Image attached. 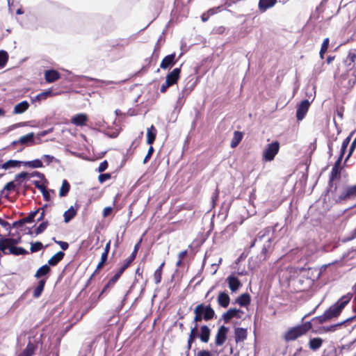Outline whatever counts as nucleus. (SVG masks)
<instances>
[{"mask_svg": "<svg viewBox=\"0 0 356 356\" xmlns=\"http://www.w3.org/2000/svg\"><path fill=\"white\" fill-rule=\"evenodd\" d=\"M154 149L153 148V147L151 145L148 149V152H147V155L145 156L144 160H143V163H147V161L149 160V159L151 158L153 152H154Z\"/></svg>", "mask_w": 356, "mask_h": 356, "instance_id": "55", "label": "nucleus"}, {"mask_svg": "<svg viewBox=\"0 0 356 356\" xmlns=\"http://www.w3.org/2000/svg\"><path fill=\"white\" fill-rule=\"evenodd\" d=\"M29 175L31 177H38L39 179H40L41 180L46 181L44 175L38 171H34V172H31V174H29Z\"/></svg>", "mask_w": 356, "mask_h": 356, "instance_id": "54", "label": "nucleus"}, {"mask_svg": "<svg viewBox=\"0 0 356 356\" xmlns=\"http://www.w3.org/2000/svg\"><path fill=\"white\" fill-rule=\"evenodd\" d=\"M180 67H176L172 72L168 73L166 76L165 79V82H167V84H169L170 86H172L174 84L177 83L180 77Z\"/></svg>", "mask_w": 356, "mask_h": 356, "instance_id": "11", "label": "nucleus"}, {"mask_svg": "<svg viewBox=\"0 0 356 356\" xmlns=\"http://www.w3.org/2000/svg\"><path fill=\"white\" fill-rule=\"evenodd\" d=\"M42 248H43V245L40 241H36L35 243H31L30 250H31V252H38L39 250H40Z\"/></svg>", "mask_w": 356, "mask_h": 356, "instance_id": "46", "label": "nucleus"}, {"mask_svg": "<svg viewBox=\"0 0 356 356\" xmlns=\"http://www.w3.org/2000/svg\"><path fill=\"white\" fill-rule=\"evenodd\" d=\"M8 60V54L4 50H0V69L3 68Z\"/></svg>", "mask_w": 356, "mask_h": 356, "instance_id": "42", "label": "nucleus"}, {"mask_svg": "<svg viewBox=\"0 0 356 356\" xmlns=\"http://www.w3.org/2000/svg\"><path fill=\"white\" fill-rule=\"evenodd\" d=\"M107 168H108V162H107V161L105 160V161H102V163H100L97 170L99 172H102L105 171Z\"/></svg>", "mask_w": 356, "mask_h": 356, "instance_id": "57", "label": "nucleus"}, {"mask_svg": "<svg viewBox=\"0 0 356 356\" xmlns=\"http://www.w3.org/2000/svg\"><path fill=\"white\" fill-rule=\"evenodd\" d=\"M218 196H219V191H218V188H216L211 196V202L213 203V205H214L216 204V202H217V200L218 199Z\"/></svg>", "mask_w": 356, "mask_h": 356, "instance_id": "59", "label": "nucleus"}, {"mask_svg": "<svg viewBox=\"0 0 356 356\" xmlns=\"http://www.w3.org/2000/svg\"><path fill=\"white\" fill-rule=\"evenodd\" d=\"M40 211V209H37L35 211H31L28 216L26 218H22L23 221L25 223H30L32 222L34 220L35 217L36 216L37 213Z\"/></svg>", "mask_w": 356, "mask_h": 356, "instance_id": "44", "label": "nucleus"}, {"mask_svg": "<svg viewBox=\"0 0 356 356\" xmlns=\"http://www.w3.org/2000/svg\"><path fill=\"white\" fill-rule=\"evenodd\" d=\"M47 278H43L38 281V284L35 286V288L34 289L33 293V296L35 298H38L41 296V294L44 290V286H45V284L47 282Z\"/></svg>", "mask_w": 356, "mask_h": 356, "instance_id": "22", "label": "nucleus"}, {"mask_svg": "<svg viewBox=\"0 0 356 356\" xmlns=\"http://www.w3.org/2000/svg\"><path fill=\"white\" fill-rule=\"evenodd\" d=\"M164 265H165V263L163 262L154 272V278L155 283L156 284H159L161 281L162 270H163V268Z\"/></svg>", "mask_w": 356, "mask_h": 356, "instance_id": "39", "label": "nucleus"}, {"mask_svg": "<svg viewBox=\"0 0 356 356\" xmlns=\"http://www.w3.org/2000/svg\"><path fill=\"white\" fill-rule=\"evenodd\" d=\"M351 297L348 294L342 296L337 302L327 309L322 315L314 317L312 321L321 324L332 318H337L350 302Z\"/></svg>", "mask_w": 356, "mask_h": 356, "instance_id": "2", "label": "nucleus"}, {"mask_svg": "<svg viewBox=\"0 0 356 356\" xmlns=\"http://www.w3.org/2000/svg\"><path fill=\"white\" fill-rule=\"evenodd\" d=\"M29 107V104L27 101H22L20 103L16 104L14 107L13 113V114H22L24 113Z\"/></svg>", "mask_w": 356, "mask_h": 356, "instance_id": "23", "label": "nucleus"}, {"mask_svg": "<svg viewBox=\"0 0 356 356\" xmlns=\"http://www.w3.org/2000/svg\"><path fill=\"white\" fill-rule=\"evenodd\" d=\"M52 131H53V128H51V129H49L47 130H44V131H40V132H39L37 134V137H38V139H40L41 137H44L46 135H47L48 134L51 133Z\"/></svg>", "mask_w": 356, "mask_h": 356, "instance_id": "61", "label": "nucleus"}, {"mask_svg": "<svg viewBox=\"0 0 356 356\" xmlns=\"http://www.w3.org/2000/svg\"><path fill=\"white\" fill-rule=\"evenodd\" d=\"M15 183L13 181H10L5 185V186L3 189V191L5 190L8 191H11L15 190Z\"/></svg>", "mask_w": 356, "mask_h": 356, "instance_id": "56", "label": "nucleus"}, {"mask_svg": "<svg viewBox=\"0 0 356 356\" xmlns=\"http://www.w3.org/2000/svg\"><path fill=\"white\" fill-rule=\"evenodd\" d=\"M341 175V169L332 167L328 182L327 193L335 195L337 193V185L335 182L337 179H339Z\"/></svg>", "mask_w": 356, "mask_h": 356, "instance_id": "6", "label": "nucleus"}, {"mask_svg": "<svg viewBox=\"0 0 356 356\" xmlns=\"http://www.w3.org/2000/svg\"><path fill=\"white\" fill-rule=\"evenodd\" d=\"M343 112H344V108L343 106L340 107V108H337V110H336V115L340 119V120H342L343 119Z\"/></svg>", "mask_w": 356, "mask_h": 356, "instance_id": "60", "label": "nucleus"}, {"mask_svg": "<svg viewBox=\"0 0 356 356\" xmlns=\"http://www.w3.org/2000/svg\"><path fill=\"white\" fill-rule=\"evenodd\" d=\"M226 281L227 282L229 289L232 292H236L241 286L240 280L234 275H229L227 277Z\"/></svg>", "mask_w": 356, "mask_h": 356, "instance_id": "12", "label": "nucleus"}, {"mask_svg": "<svg viewBox=\"0 0 356 356\" xmlns=\"http://www.w3.org/2000/svg\"><path fill=\"white\" fill-rule=\"evenodd\" d=\"M29 176V173L26 172H22L15 175V181L19 179H24Z\"/></svg>", "mask_w": 356, "mask_h": 356, "instance_id": "64", "label": "nucleus"}, {"mask_svg": "<svg viewBox=\"0 0 356 356\" xmlns=\"http://www.w3.org/2000/svg\"><path fill=\"white\" fill-rule=\"evenodd\" d=\"M20 241V238H0V251L4 254H8V248L11 246H15Z\"/></svg>", "mask_w": 356, "mask_h": 356, "instance_id": "7", "label": "nucleus"}, {"mask_svg": "<svg viewBox=\"0 0 356 356\" xmlns=\"http://www.w3.org/2000/svg\"><path fill=\"white\" fill-rule=\"evenodd\" d=\"M356 147V137L354 138L353 141L352 142V144L350 147L348 154L345 159V162L348 161V159L350 158L353 152H354L355 149Z\"/></svg>", "mask_w": 356, "mask_h": 356, "instance_id": "50", "label": "nucleus"}, {"mask_svg": "<svg viewBox=\"0 0 356 356\" xmlns=\"http://www.w3.org/2000/svg\"><path fill=\"white\" fill-rule=\"evenodd\" d=\"M198 307L200 308V310H201V312L202 314V318H204V320L206 321H210L215 316V311L214 309L211 307L210 304L208 305H205L204 304H200L197 305Z\"/></svg>", "mask_w": 356, "mask_h": 356, "instance_id": "9", "label": "nucleus"}, {"mask_svg": "<svg viewBox=\"0 0 356 356\" xmlns=\"http://www.w3.org/2000/svg\"><path fill=\"white\" fill-rule=\"evenodd\" d=\"M111 177L110 173H104L99 175L98 179L100 183H104Z\"/></svg>", "mask_w": 356, "mask_h": 356, "instance_id": "53", "label": "nucleus"}, {"mask_svg": "<svg viewBox=\"0 0 356 356\" xmlns=\"http://www.w3.org/2000/svg\"><path fill=\"white\" fill-rule=\"evenodd\" d=\"M47 225L48 221H44L42 223H40L35 230V236L42 233L47 227Z\"/></svg>", "mask_w": 356, "mask_h": 356, "instance_id": "47", "label": "nucleus"}, {"mask_svg": "<svg viewBox=\"0 0 356 356\" xmlns=\"http://www.w3.org/2000/svg\"><path fill=\"white\" fill-rule=\"evenodd\" d=\"M312 328L311 322H306L300 325L289 329L284 334L286 341H294L298 337L304 335Z\"/></svg>", "mask_w": 356, "mask_h": 356, "instance_id": "3", "label": "nucleus"}, {"mask_svg": "<svg viewBox=\"0 0 356 356\" xmlns=\"http://www.w3.org/2000/svg\"><path fill=\"white\" fill-rule=\"evenodd\" d=\"M21 164H22V161L11 159L0 165V168L4 170H8L10 168L19 167Z\"/></svg>", "mask_w": 356, "mask_h": 356, "instance_id": "32", "label": "nucleus"}, {"mask_svg": "<svg viewBox=\"0 0 356 356\" xmlns=\"http://www.w3.org/2000/svg\"><path fill=\"white\" fill-rule=\"evenodd\" d=\"M50 266L47 264H44L38 269L34 277L37 279H40L48 275L50 273Z\"/></svg>", "mask_w": 356, "mask_h": 356, "instance_id": "29", "label": "nucleus"}, {"mask_svg": "<svg viewBox=\"0 0 356 356\" xmlns=\"http://www.w3.org/2000/svg\"><path fill=\"white\" fill-rule=\"evenodd\" d=\"M175 54H171L166 56L161 61L160 67L163 70H166L172 67L175 63Z\"/></svg>", "mask_w": 356, "mask_h": 356, "instance_id": "14", "label": "nucleus"}, {"mask_svg": "<svg viewBox=\"0 0 356 356\" xmlns=\"http://www.w3.org/2000/svg\"><path fill=\"white\" fill-rule=\"evenodd\" d=\"M7 252H8V254H12L16 256L25 255L29 254V252L22 247L17 246H11L8 248Z\"/></svg>", "mask_w": 356, "mask_h": 356, "instance_id": "28", "label": "nucleus"}, {"mask_svg": "<svg viewBox=\"0 0 356 356\" xmlns=\"http://www.w3.org/2000/svg\"><path fill=\"white\" fill-rule=\"evenodd\" d=\"M70 189V185L66 179H64L62 183V186L60 188L59 195L60 197H65L69 193Z\"/></svg>", "mask_w": 356, "mask_h": 356, "instance_id": "37", "label": "nucleus"}, {"mask_svg": "<svg viewBox=\"0 0 356 356\" xmlns=\"http://www.w3.org/2000/svg\"><path fill=\"white\" fill-rule=\"evenodd\" d=\"M24 166H28L31 168H39L43 167L42 162L40 159H35L29 161H22Z\"/></svg>", "mask_w": 356, "mask_h": 356, "instance_id": "35", "label": "nucleus"}, {"mask_svg": "<svg viewBox=\"0 0 356 356\" xmlns=\"http://www.w3.org/2000/svg\"><path fill=\"white\" fill-rule=\"evenodd\" d=\"M141 241H142V238H140V241L134 245V251L131 254V255H134L135 258H136L137 252L140 248Z\"/></svg>", "mask_w": 356, "mask_h": 356, "instance_id": "63", "label": "nucleus"}, {"mask_svg": "<svg viewBox=\"0 0 356 356\" xmlns=\"http://www.w3.org/2000/svg\"><path fill=\"white\" fill-rule=\"evenodd\" d=\"M199 308L200 307L197 305L194 309L195 317L193 321L194 324H197L198 322H200L202 320H204V318H202V314L201 312V310H200Z\"/></svg>", "mask_w": 356, "mask_h": 356, "instance_id": "40", "label": "nucleus"}, {"mask_svg": "<svg viewBox=\"0 0 356 356\" xmlns=\"http://www.w3.org/2000/svg\"><path fill=\"white\" fill-rule=\"evenodd\" d=\"M276 3L277 0H259V9L261 13H264L268 8L273 7Z\"/></svg>", "mask_w": 356, "mask_h": 356, "instance_id": "21", "label": "nucleus"}, {"mask_svg": "<svg viewBox=\"0 0 356 356\" xmlns=\"http://www.w3.org/2000/svg\"><path fill=\"white\" fill-rule=\"evenodd\" d=\"M185 81V86L184 88L181 90V91L183 92V93H185L188 95L195 87L196 81L194 80V78L192 76H190L186 79Z\"/></svg>", "mask_w": 356, "mask_h": 356, "instance_id": "18", "label": "nucleus"}, {"mask_svg": "<svg viewBox=\"0 0 356 356\" xmlns=\"http://www.w3.org/2000/svg\"><path fill=\"white\" fill-rule=\"evenodd\" d=\"M65 253L63 252H58L49 259L47 265H49V266H56L63 259Z\"/></svg>", "mask_w": 356, "mask_h": 356, "instance_id": "26", "label": "nucleus"}, {"mask_svg": "<svg viewBox=\"0 0 356 356\" xmlns=\"http://www.w3.org/2000/svg\"><path fill=\"white\" fill-rule=\"evenodd\" d=\"M235 341L236 343L243 341L247 338V330L245 328L237 327L235 329Z\"/></svg>", "mask_w": 356, "mask_h": 356, "instance_id": "27", "label": "nucleus"}, {"mask_svg": "<svg viewBox=\"0 0 356 356\" xmlns=\"http://www.w3.org/2000/svg\"><path fill=\"white\" fill-rule=\"evenodd\" d=\"M250 296L245 293L239 296L235 300V302L238 304L241 307H245L250 303Z\"/></svg>", "mask_w": 356, "mask_h": 356, "instance_id": "25", "label": "nucleus"}, {"mask_svg": "<svg viewBox=\"0 0 356 356\" xmlns=\"http://www.w3.org/2000/svg\"><path fill=\"white\" fill-rule=\"evenodd\" d=\"M228 332V327H225V325H221L217 332L216 339H215V343L218 346H220L223 345V343L225 342L227 339V333Z\"/></svg>", "mask_w": 356, "mask_h": 356, "instance_id": "10", "label": "nucleus"}, {"mask_svg": "<svg viewBox=\"0 0 356 356\" xmlns=\"http://www.w3.org/2000/svg\"><path fill=\"white\" fill-rule=\"evenodd\" d=\"M238 313L243 314V312L239 309L230 308L222 314V318L225 323H228L234 317L240 318L241 316L238 315Z\"/></svg>", "mask_w": 356, "mask_h": 356, "instance_id": "13", "label": "nucleus"}, {"mask_svg": "<svg viewBox=\"0 0 356 356\" xmlns=\"http://www.w3.org/2000/svg\"><path fill=\"white\" fill-rule=\"evenodd\" d=\"M335 197L336 203H343L356 197V184L353 186H346L337 195H332Z\"/></svg>", "mask_w": 356, "mask_h": 356, "instance_id": "4", "label": "nucleus"}, {"mask_svg": "<svg viewBox=\"0 0 356 356\" xmlns=\"http://www.w3.org/2000/svg\"><path fill=\"white\" fill-rule=\"evenodd\" d=\"M42 159L46 163L47 165H49L54 161L56 162L58 161V160L56 159L54 156L49 154H44L42 156Z\"/></svg>", "mask_w": 356, "mask_h": 356, "instance_id": "49", "label": "nucleus"}, {"mask_svg": "<svg viewBox=\"0 0 356 356\" xmlns=\"http://www.w3.org/2000/svg\"><path fill=\"white\" fill-rule=\"evenodd\" d=\"M323 343V339L319 337L311 339L309 342V346L312 350H318Z\"/></svg>", "mask_w": 356, "mask_h": 356, "instance_id": "33", "label": "nucleus"}, {"mask_svg": "<svg viewBox=\"0 0 356 356\" xmlns=\"http://www.w3.org/2000/svg\"><path fill=\"white\" fill-rule=\"evenodd\" d=\"M280 149V143L274 141L268 144L263 152V160L265 161H271L274 159Z\"/></svg>", "mask_w": 356, "mask_h": 356, "instance_id": "5", "label": "nucleus"}, {"mask_svg": "<svg viewBox=\"0 0 356 356\" xmlns=\"http://www.w3.org/2000/svg\"><path fill=\"white\" fill-rule=\"evenodd\" d=\"M76 210L71 206L63 214L65 222H69L76 216Z\"/></svg>", "mask_w": 356, "mask_h": 356, "instance_id": "34", "label": "nucleus"}, {"mask_svg": "<svg viewBox=\"0 0 356 356\" xmlns=\"http://www.w3.org/2000/svg\"><path fill=\"white\" fill-rule=\"evenodd\" d=\"M329 38H326L324 39L322 44H321V50H320V52H319V55H320V57L321 59H323L324 58V54L327 51V48H328V46H329Z\"/></svg>", "mask_w": 356, "mask_h": 356, "instance_id": "41", "label": "nucleus"}, {"mask_svg": "<svg viewBox=\"0 0 356 356\" xmlns=\"http://www.w3.org/2000/svg\"><path fill=\"white\" fill-rule=\"evenodd\" d=\"M60 77L59 72L55 70H48L44 72V78L48 83H53L59 79Z\"/></svg>", "mask_w": 356, "mask_h": 356, "instance_id": "16", "label": "nucleus"}, {"mask_svg": "<svg viewBox=\"0 0 356 356\" xmlns=\"http://www.w3.org/2000/svg\"><path fill=\"white\" fill-rule=\"evenodd\" d=\"M282 229V227H279V224L276 223L274 226L266 227L257 234L250 248H252L256 245L261 248V252L257 256L260 261L265 260L269 253L273 251V244L282 237L280 234Z\"/></svg>", "mask_w": 356, "mask_h": 356, "instance_id": "1", "label": "nucleus"}, {"mask_svg": "<svg viewBox=\"0 0 356 356\" xmlns=\"http://www.w3.org/2000/svg\"><path fill=\"white\" fill-rule=\"evenodd\" d=\"M243 134L242 132L238 131H235L234 132L233 138L231 140L230 147L232 148H235L238 146L243 138Z\"/></svg>", "mask_w": 356, "mask_h": 356, "instance_id": "31", "label": "nucleus"}, {"mask_svg": "<svg viewBox=\"0 0 356 356\" xmlns=\"http://www.w3.org/2000/svg\"><path fill=\"white\" fill-rule=\"evenodd\" d=\"M187 96H188V95L183 93V92L181 91V92L179 95L177 103H176V106H175L176 108L180 109L182 107V106L184 105V104L185 102V98Z\"/></svg>", "mask_w": 356, "mask_h": 356, "instance_id": "43", "label": "nucleus"}, {"mask_svg": "<svg viewBox=\"0 0 356 356\" xmlns=\"http://www.w3.org/2000/svg\"><path fill=\"white\" fill-rule=\"evenodd\" d=\"M211 330L207 325H202L200 327V333L198 334V337L203 343H207L209 340Z\"/></svg>", "mask_w": 356, "mask_h": 356, "instance_id": "20", "label": "nucleus"}, {"mask_svg": "<svg viewBox=\"0 0 356 356\" xmlns=\"http://www.w3.org/2000/svg\"><path fill=\"white\" fill-rule=\"evenodd\" d=\"M323 70V63L321 62L316 65H315L313 70V74L314 76H317L321 74Z\"/></svg>", "mask_w": 356, "mask_h": 356, "instance_id": "48", "label": "nucleus"}, {"mask_svg": "<svg viewBox=\"0 0 356 356\" xmlns=\"http://www.w3.org/2000/svg\"><path fill=\"white\" fill-rule=\"evenodd\" d=\"M33 184L42 193L46 188V186L41 184L39 181H33Z\"/></svg>", "mask_w": 356, "mask_h": 356, "instance_id": "62", "label": "nucleus"}, {"mask_svg": "<svg viewBox=\"0 0 356 356\" xmlns=\"http://www.w3.org/2000/svg\"><path fill=\"white\" fill-rule=\"evenodd\" d=\"M35 351V346L33 343L29 342L26 348L19 356H32Z\"/></svg>", "mask_w": 356, "mask_h": 356, "instance_id": "38", "label": "nucleus"}, {"mask_svg": "<svg viewBox=\"0 0 356 356\" xmlns=\"http://www.w3.org/2000/svg\"><path fill=\"white\" fill-rule=\"evenodd\" d=\"M355 59H356V51L355 50L349 51L346 58L344 60V64L347 67V71L351 70L353 68Z\"/></svg>", "mask_w": 356, "mask_h": 356, "instance_id": "15", "label": "nucleus"}, {"mask_svg": "<svg viewBox=\"0 0 356 356\" xmlns=\"http://www.w3.org/2000/svg\"><path fill=\"white\" fill-rule=\"evenodd\" d=\"M355 131H352L343 141L342 143V145H341V150H340V154L341 155H344L346 151V149L351 140V138H352V136L353 135L355 134Z\"/></svg>", "mask_w": 356, "mask_h": 356, "instance_id": "36", "label": "nucleus"}, {"mask_svg": "<svg viewBox=\"0 0 356 356\" xmlns=\"http://www.w3.org/2000/svg\"><path fill=\"white\" fill-rule=\"evenodd\" d=\"M356 83V70H353L351 74V77L348 80V87L352 88Z\"/></svg>", "mask_w": 356, "mask_h": 356, "instance_id": "51", "label": "nucleus"}, {"mask_svg": "<svg viewBox=\"0 0 356 356\" xmlns=\"http://www.w3.org/2000/svg\"><path fill=\"white\" fill-rule=\"evenodd\" d=\"M53 241L58 245H60V248L63 250H66L68 247H69V244L67 243V242H65V241H56V238H52Z\"/></svg>", "mask_w": 356, "mask_h": 356, "instance_id": "52", "label": "nucleus"}, {"mask_svg": "<svg viewBox=\"0 0 356 356\" xmlns=\"http://www.w3.org/2000/svg\"><path fill=\"white\" fill-rule=\"evenodd\" d=\"M51 95L52 90L51 89H49L36 95L35 99L41 101L45 99L47 97L51 96Z\"/></svg>", "mask_w": 356, "mask_h": 356, "instance_id": "45", "label": "nucleus"}, {"mask_svg": "<svg viewBox=\"0 0 356 356\" xmlns=\"http://www.w3.org/2000/svg\"><path fill=\"white\" fill-rule=\"evenodd\" d=\"M157 131L154 125H152L150 127L147 129V143L148 145H152L155 139L156 136Z\"/></svg>", "mask_w": 356, "mask_h": 356, "instance_id": "24", "label": "nucleus"}, {"mask_svg": "<svg viewBox=\"0 0 356 356\" xmlns=\"http://www.w3.org/2000/svg\"><path fill=\"white\" fill-rule=\"evenodd\" d=\"M34 138L35 134L33 132H31L25 136H23L19 138L18 140V142L21 145H29V144H34Z\"/></svg>", "mask_w": 356, "mask_h": 356, "instance_id": "30", "label": "nucleus"}, {"mask_svg": "<svg viewBox=\"0 0 356 356\" xmlns=\"http://www.w3.org/2000/svg\"><path fill=\"white\" fill-rule=\"evenodd\" d=\"M88 121V116L85 113H79L72 117L71 122L76 126H83Z\"/></svg>", "mask_w": 356, "mask_h": 356, "instance_id": "17", "label": "nucleus"}, {"mask_svg": "<svg viewBox=\"0 0 356 356\" xmlns=\"http://www.w3.org/2000/svg\"><path fill=\"white\" fill-rule=\"evenodd\" d=\"M113 286L110 284V283L108 282L102 289L99 294V297L102 296L103 294L106 293Z\"/></svg>", "mask_w": 356, "mask_h": 356, "instance_id": "58", "label": "nucleus"}, {"mask_svg": "<svg viewBox=\"0 0 356 356\" xmlns=\"http://www.w3.org/2000/svg\"><path fill=\"white\" fill-rule=\"evenodd\" d=\"M217 302L220 307L226 308L229 305V296L226 292H220L217 298Z\"/></svg>", "mask_w": 356, "mask_h": 356, "instance_id": "19", "label": "nucleus"}, {"mask_svg": "<svg viewBox=\"0 0 356 356\" xmlns=\"http://www.w3.org/2000/svg\"><path fill=\"white\" fill-rule=\"evenodd\" d=\"M309 106L310 102L307 99H304L300 103L296 110V118L298 120L300 121L303 120L309 110Z\"/></svg>", "mask_w": 356, "mask_h": 356, "instance_id": "8", "label": "nucleus"}]
</instances>
